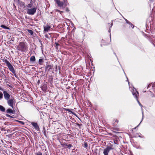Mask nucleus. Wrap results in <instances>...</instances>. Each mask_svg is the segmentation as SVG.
Masks as SVG:
<instances>
[{"label":"nucleus","mask_w":155,"mask_h":155,"mask_svg":"<svg viewBox=\"0 0 155 155\" xmlns=\"http://www.w3.org/2000/svg\"><path fill=\"white\" fill-rule=\"evenodd\" d=\"M16 48L18 51L24 52L28 50V47L26 42H20L17 45Z\"/></svg>","instance_id":"f257e3e1"},{"label":"nucleus","mask_w":155,"mask_h":155,"mask_svg":"<svg viewBox=\"0 0 155 155\" xmlns=\"http://www.w3.org/2000/svg\"><path fill=\"white\" fill-rule=\"evenodd\" d=\"M3 61L6 63L7 66L8 67L10 71L14 74L15 76H16V74L14 68L9 61L7 59H5Z\"/></svg>","instance_id":"f03ea898"},{"label":"nucleus","mask_w":155,"mask_h":155,"mask_svg":"<svg viewBox=\"0 0 155 155\" xmlns=\"http://www.w3.org/2000/svg\"><path fill=\"white\" fill-rule=\"evenodd\" d=\"M8 105L12 108L13 107V104L14 103L15 99L13 97L11 96V98L8 100H7Z\"/></svg>","instance_id":"7ed1b4c3"},{"label":"nucleus","mask_w":155,"mask_h":155,"mask_svg":"<svg viewBox=\"0 0 155 155\" xmlns=\"http://www.w3.org/2000/svg\"><path fill=\"white\" fill-rule=\"evenodd\" d=\"M117 124H115V123H114L113 124V127H112L111 128V130L114 133H118V132L115 131H119V128L116 126Z\"/></svg>","instance_id":"20e7f679"},{"label":"nucleus","mask_w":155,"mask_h":155,"mask_svg":"<svg viewBox=\"0 0 155 155\" xmlns=\"http://www.w3.org/2000/svg\"><path fill=\"white\" fill-rule=\"evenodd\" d=\"M36 8H33L31 9L28 8L27 9V13L28 14L30 15H33L36 12Z\"/></svg>","instance_id":"39448f33"},{"label":"nucleus","mask_w":155,"mask_h":155,"mask_svg":"<svg viewBox=\"0 0 155 155\" xmlns=\"http://www.w3.org/2000/svg\"><path fill=\"white\" fill-rule=\"evenodd\" d=\"M3 94L5 100H8L10 98V94L6 91H3Z\"/></svg>","instance_id":"423d86ee"},{"label":"nucleus","mask_w":155,"mask_h":155,"mask_svg":"<svg viewBox=\"0 0 155 155\" xmlns=\"http://www.w3.org/2000/svg\"><path fill=\"white\" fill-rule=\"evenodd\" d=\"M112 149L113 148L111 147H107L106 148L104 149L103 151L104 154V155H108V153L110 150Z\"/></svg>","instance_id":"0eeeda50"},{"label":"nucleus","mask_w":155,"mask_h":155,"mask_svg":"<svg viewBox=\"0 0 155 155\" xmlns=\"http://www.w3.org/2000/svg\"><path fill=\"white\" fill-rule=\"evenodd\" d=\"M61 145L62 147L68 148L69 149H70L71 147H72V145L71 144L65 143H61Z\"/></svg>","instance_id":"6e6552de"},{"label":"nucleus","mask_w":155,"mask_h":155,"mask_svg":"<svg viewBox=\"0 0 155 155\" xmlns=\"http://www.w3.org/2000/svg\"><path fill=\"white\" fill-rule=\"evenodd\" d=\"M31 124L36 130L38 131L40 130L39 127L37 123L32 122L31 123Z\"/></svg>","instance_id":"1a4fd4ad"},{"label":"nucleus","mask_w":155,"mask_h":155,"mask_svg":"<svg viewBox=\"0 0 155 155\" xmlns=\"http://www.w3.org/2000/svg\"><path fill=\"white\" fill-rule=\"evenodd\" d=\"M133 95L134 96V97L136 98V100L139 103V102L138 100V96H139V93L137 91L135 90V91H134L133 92Z\"/></svg>","instance_id":"9d476101"},{"label":"nucleus","mask_w":155,"mask_h":155,"mask_svg":"<svg viewBox=\"0 0 155 155\" xmlns=\"http://www.w3.org/2000/svg\"><path fill=\"white\" fill-rule=\"evenodd\" d=\"M57 4L60 7H62L64 5V3L63 2H61L60 0H54Z\"/></svg>","instance_id":"9b49d317"},{"label":"nucleus","mask_w":155,"mask_h":155,"mask_svg":"<svg viewBox=\"0 0 155 155\" xmlns=\"http://www.w3.org/2000/svg\"><path fill=\"white\" fill-rule=\"evenodd\" d=\"M53 66V65H47L46 64V66L45 67V71H48L52 68Z\"/></svg>","instance_id":"f8f14e48"},{"label":"nucleus","mask_w":155,"mask_h":155,"mask_svg":"<svg viewBox=\"0 0 155 155\" xmlns=\"http://www.w3.org/2000/svg\"><path fill=\"white\" fill-rule=\"evenodd\" d=\"M41 88L42 90L44 92H45L46 91L47 89V86L46 84H43L41 87Z\"/></svg>","instance_id":"ddd939ff"},{"label":"nucleus","mask_w":155,"mask_h":155,"mask_svg":"<svg viewBox=\"0 0 155 155\" xmlns=\"http://www.w3.org/2000/svg\"><path fill=\"white\" fill-rule=\"evenodd\" d=\"M14 110H12V109L10 108L8 109L6 111V113H9L10 114H14Z\"/></svg>","instance_id":"4468645a"},{"label":"nucleus","mask_w":155,"mask_h":155,"mask_svg":"<svg viewBox=\"0 0 155 155\" xmlns=\"http://www.w3.org/2000/svg\"><path fill=\"white\" fill-rule=\"evenodd\" d=\"M125 21H126V23L128 24L130 26V28H134V26L130 22L127 20L126 19H125Z\"/></svg>","instance_id":"2eb2a0df"},{"label":"nucleus","mask_w":155,"mask_h":155,"mask_svg":"<svg viewBox=\"0 0 155 155\" xmlns=\"http://www.w3.org/2000/svg\"><path fill=\"white\" fill-rule=\"evenodd\" d=\"M63 109L66 111H68V112H71V114L74 115L75 114L74 112L71 111V110L69 109L64 108H63Z\"/></svg>","instance_id":"dca6fc26"},{"label":"nucleus","mask_w":155,"mask_h":155,"mask_svg":"<svg viewBox=\"0 0 155 155\" xmlns=\"http://www.w3.org/2000/svg\"><path fill=\"white\" fill-rule=\"evenodd\" d=\"M36 60L35 57L34 56H31L30 58V61L34 62Z\"/></svg>","instance_id":"f3484780"},{"label":"nucleus","mask_w":155,"mask_h":155,"mask_svg":"<svg viewBox=\"0 0 155 155\" xmlns=\"http://www.w3.org/2000/svg\"><path fill=\"white\" fill-rule=\"evenodd\" d=\"M44 63V61L43 59H39L38 60V63L40 65H42Z\"/></svg>","instance_id":"a211bd4d"},{"label":"nucleus","mask_w":155,"mask_h":155,"mask_svg":"<svg viewBox=\"0 0 155 155\" xmlns=\"http://www.w3.org/2000/svg\"><path fill=\"white\" fill-rule=\"evenodd\" d=\"M0 110L4 112L5 111V108L2 106L0 105Z\"/></svg>","instance_id":"6ab92c4d"},{"label":"nucleus","mask_w":155,"mask_h":155,"mask_svg":"<svg viewBox=\"0 0 155 155\" xmlns=\"http://www.w3.org/2000/svg\"><path fill=\"white\" fill-rule=\"evenodd\" d=\"M64 1V6L65 7L68 5V2L67 0H63Z\"/></svg>","instance_id":"aec40b11"},{"label":"nucleus","mask_w":155,"mask_h":155,"mask_svg":"<svg viewBox=\"0 0 155 155\" xmlns=\"http://www.w3.org/2000/svg\"><path fill=\"white\" fill-rule=\"evenodd\" d=\"M113 25V21L112 22L111 21L110 24L108 23V24L107 25V26L109 27V29L110 28H111L112 26Z\"/></svg>","instance_id":"412c9836"},{"label":"nucleus","mask_w":155,"mask_h":155,"mask_svg":"<svg viewBox=\"0 0 155 155\" xmlns=\"http://www.w3.org/2000/svg\"><path fill=\"white\" fill-rule=\"evenodd\" d=\"M0 26L2 28H3L5 29H9V28L8 27H6V26L4 25H0Z\"/></svg>","instance_id":"4be33fe9"},{"label":"nucleus","mask_w":155,"mask_h":155,"mask_svg":"<svg viewBox=\"0 0 155 155\" xmlns=\"http://www.w3.org/2000/svg\"><path fill=\"white\" fill-rule=\"evenodd\" d=\"M84 147L86 149H87V147H88V144H87V142H84Z\"/></svg>","instance_id":"5701e85b"},{"label":"nucleus","mask_w":155,"mask_h":155,"mask_svg":"<svg viewBox=\"0 0 155 155\" xmlns=\"http://www.w3.org/2000/svg\"><path fill=\"white\" fill-rule=\"evenodd\" d=\"M3 98V94L2 92L0 91V100H1Z\"/></svg>","instance_id":"b1692460"},{"label":"nucleus","mask_w":155,"mask_h":155,"mask_svg":"<svg viewBox=\"0 0 155 155\" xmlns=\"http://www.w3.org/2000/svg\"><path fill=\"white\" fill-rule=\"evenodd\" d=\"M5 116L7 117H10L11 118H13V116H11L10 115L7 114H5Z\"/></svg>","instance_id":"393cba45"},{"label":"nucleus","mask_w":155,"mask_h":155,"mask_svg":"<svg viewBox=\"0 0 155 155\" xmlns=\"http://www.w3.org/2000/svg\"><path fill=\"white\" fill-rule=\"evenodd\" d=\"M28 32L31 35H32L33 34V32L31 30H28Z\"/></svg>","instance_id":"a878e982"},{"label":"nucleus","mask_w":155,"mask_h":155,"mask_svg":"<svg viewBox=\"0 0 155 155\" xmlns=\"http://www.w3.org/2000/svg\"><path fill=\"white\" fill-rule=\"evenodd\" d=\"M51 27V26L47 25L46 27H44V29H49Z\"/></svg>","instance_id":"bb28decb"},{"label":"nucleus","mask_w":155,"mask_h":155,"mask_svg":"<svg viewBox=\"0 0 155 155\" xmlns=\"http://www.w3.org/2000/svg\"><path fill=\"white\" fill-rule=\"evenodd\" d=\"M55 44L56 45L55 48L56 49H58V46H60V45L57 42H56Z\"/></svg>","instance_id":"cd10ccee"},{"label":"nucleus","mask_w":155,"mask_h":155,"mask_svg":"<svg viewBox=\"0 0 155 155\" xmlns=\"http://www.w3.org/2000/svg\"><path fill=\"white\" fill-rule=\"evenodd\" d=\"M35 155H42V154L41 153V152L40 151H38V152L36 153H35Z\"/></svg>","instance_id":"c85d7f7f"},{"label":"nucleus","mask_w":155,"mask_h":155,"mask_svg":"<svg viewBox=\"0 0 155 155\" xmlns=\"http://www.w3.org/2000/svg\"><path fill=\"white\" fill-rule=\"evenodd\" d=\"M18 121L21 125H24L25 124L22 121L18 120Z\"/></svg>","instance_id":"c756f323"},{"label":"nucleus","mask_w":155,"mask_h":155,"mask_svg":"<svg viewBox=\"0 0 155 155\" xmlns=\"http://www.w3.org/2000/svg\"><path fill=\"white\" fill-rule=\"evenodd\" d=\"M108 134H109V135L112 136L113 137H116V135H115L113 134H111V133H109Z\"/></svg>","instance_id":"7c9ffc66"},{"label":"nucleus","mask_w":155,"mask_h":155,"mask_svg":"<svg viewBox=\"0 0 155 155\" xmlns=\"http://www.w3.org/2000/svg\"><path fill=\"white\" fill-rule=\"evenodd\" d=\"M32 6L30 4H29L27 5V7L28 8H31L32 7Z\"/></svg>","instance_id":"2f4dec72"},{"label":"nucleus","mask_w":155,"mask_h":155,"mask_svg":"<svg viewBox=\"0 0 155 155\" xmlns=\"http://www.w3.org/2000/svg\"><path fill=\"white\" fill-rule=\"evenodd\" d=\"M151 30H145V31L148 33L150 32L151 31Z\"/></svg>","instance_id":"473e14b6"},{"label":"nucleus","mask_w":155,"mask_h":155,"mask_svg":"<svg viewBox=\"0 0 155 155\" xmlns=\"http://www.w3.org/2000/svg\"><path fill=\"white\" fill-rule=\"evenodd\" d=\"M69 9H68V7H66V11L67 12H69Z\"/></svg>","instance_id":"72a5a7b5"},{"label":"nucleus","mask_w":155,"mask_h":155,"mask_svg":"<svg viewBox=\"0 0 155 155\" xmlns=\"http://www.w3.org/2000/svg\"><path fill=\"white\" fill-rule=\"evenodd\" d=\"M76 124L78 126L80 127L81 126V125H82V124H80L77 123H76Z\"/></svg>","instance_id":"f704fd0d"},{"label":"nucleus","mask_w":155,"mask_h":155,"mask_svg":"<svg viewBox=\"0 0 155 155\" xmlns=\"http://www.w3.org/2000/svg\"><path fill=\"white\" fill-rule=\"evenodd\" d=\"M119 122V120H116L115 122L114 123H115V124H116L115 123L117 122V123Z\"/></svg>","instance_id":"c9c22d12"},{"label":"nucleus","mask_w":155,"mask_h":155,"mask_svg":"<svg viewBox=\"0 0 155 155\" xmlns=\"http://www.w3.org/2000/svg\"><path fill=\"white\" fill-rule=\"evenodd\" d=\"M0 90L2 91H4L3 90V89L2 87H1L0 86Z\"/></svg>","instance_id":"e433bc0d"},{"label":"nucleus","mask_w":155,"mask_h":155,"mask_svg":"<svg viewBox=\"0 0 155 155\" xmlns=\"http://www.w3.org/2000/svg\"><path fill=\"white\" fill-rule=\"evenodd\" d=\"M55 11H56V12H60V11L58 10V9H55Z\"/></svg>","instance_id":"4c0bfd02"},{"label":"nucleus","mask_w":155,"mask_h":155,"mask_svg":"<svg viewBox=\"0 0 155 155\" xmlns=\"http://www.w3.org/2000/svg\"><path fill=\"white\" fill-rule=\"evenodd\" d=\"M108 44V43H107L104 44H103V45H107Z\"/></svg>","instance_id":"58836bf2"},{"label":"nucleus","mask_w":155,"mask_h":155,"mask_svg":"<svg viewBox=\"0 0 155 155\" xmlns=\"http://www.w3.org/2000/svg\"><path fill=\"white\" fill-rule=\"evenodd\" d=\"M104 40H102V43H104Z\"/></svg>","instance_id":"ea45409f"},{"label":"nucleus","mask_w":155,"mask_h":155,"mask_svg":"<svg viewBox=\"0 0 155 155\" xmlns=\"http://www.w3.org/2000/svg\"><path fill=\"white\" fill-rule=\"evenodd\" d=\"M60 12V13L61 14V13H63V11H61L59 12Z\"/></svg>","instance_id":"a19ab883"},{"label":"nucleus","mask_w":155,"mask_h":155,"mask_svg":"<svg viewBox=\"0 0 155 155\" xmlns=\"http://www.w3.org/2000/svg\"><path fill=\"white\" fill-rule=\"evenodd\" d=\"M44 31H48V30H47V29H46V30H44Z\"/></svg>","instance_id":"79ce46f5"},{"label":"nucleus","mask_w":155,"mask_h":155,"mask_svg":"<svg viewBox=\"0 0 155 155\" xmlns=\"http://www.w3.org/2000/svg\"><path fill=\"white\" fill-rule=\"evenodd\" d=\"M44 134L45 136L46 135V133H45V131H44Z\"/></svg>","instance_id":"37998d69"},{"label":"nucleus","mask_w":155,"mask_h":155,"mask_svg":"<svg viewBox=\"0 0 155 155\" xmlns=\"http://www.w3.org/2000/svg\"><path fill=\"white\" fill-rule=\"evenodd\" d=\"M23 6H25V3L24 2L23 3Z\"/></svg>","instance_id":"c03bdc74"},{"label":"nucleus","mask_w":155,"mask_h":155,"mask_svg":"<svg viewBox=\"0 0 155 155\" xmlns=\"http://www.w3.org/2000/svg\"><path fill=\"white\" fill-rule=\"evenodd\" d=\"M8 85L9 86V87H12V86L11 85Z\"/></svg>","instance_id":"a18cd8bd"},{"label":"nucleus","mask_w":155,"mask_h":155,"mask_svg":"<svg viewBox=\"0 0 155 155\" xmlns=\"http://www.w3.org/2000/svg\"><path fill=\"white\" fill-rule=\"evenodd\" d=\"M110 30H109V32H110Z\"/></svg>","instance_id":"49530a36"},{"label":"nucleus","mask_w":155,"mask_h":155,"mask_svg":"<svg viewBox=\"0 0 155 155\" xmlns=\"http://www.w3.org/2000/svg\"><path fill=\"white\" fill-rule=\"evenodd\" d=\"M39 80H38V83H39Z\"/></svg>","instance_id":"de8ad7c7"},{"label":"nucleus","mask_w":155,"mask_h":155,"mask_svg":"<svg viewBox=\"0 0 155 155\" xmlns=\"http://www.w3.org/2000/svg\"><path fill=\"white\" fill-rule=\"evenodd\" d=\"M136 128V127H135L134 129H135Z\"/></svg>","instance_id":"09e8293b"},{"label":"nucleus","mask_w":155,"mask_h":155,"mask_svg":"<svg viewBox=\"0 0 155 155\" xmlns=\"http://www.w3.org/2000/svg\"><path fill=\"white\" fill-rule=\"evenodd\" d=\"M152 0H150V1H152Z\"/></svg>","instance_id":"8fccbe9b"}]
</instances>
